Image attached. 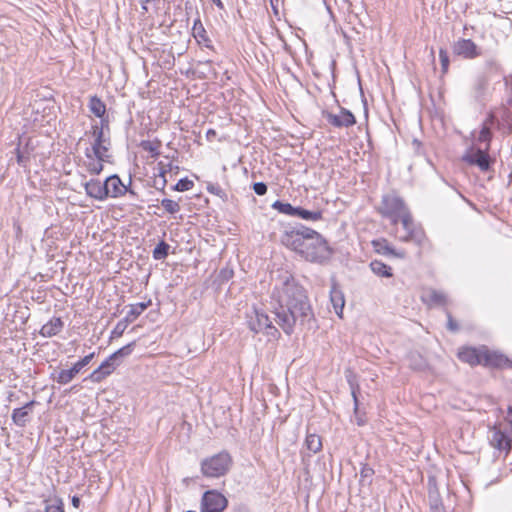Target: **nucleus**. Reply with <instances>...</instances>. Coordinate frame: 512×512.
Returning a JSON list of instances; mask_svg holds the SVG:
<instances>
[{"label":"nucleus","mask_w":512,"mask_h":512,"mask_svg":"<svg viewBox=\"0 0 512 512\" xmlns=\"http://www.w3.org/2000/svg\"><path fill=\"white\" fill-rule=\"evenodd\" d=\"M462 160L469 165L477 166L482 172L490 168V158L486 150L471 148L462 156Z\"/></svg>","instance_id":"1a4fd4ad"},{"label":"nucleus","mask_w":512,"mask_h":512,"mask_svg":"<svg viewBox=\"0 0 512 512\" xmlns=\"http://www.w3.org/2000/svg\"><path fill=\"white\" fill-rule=\"evenodd\" d=\"M488 87V79L484 75L478 76L472 85L471 92L475 99H480Z\"/></svg>","instance_id":"4be33fe9"},{"label":"nucleus","mask_w":512,"mask_h":512,"mask_svg":"<svg viewBox=\"0 0 512 512\" xmlns=\"http://www.w3.org/2000/svg\"><path fill=\"white\" fill-rule=\"evenodd\" d=\"M296 216L310 221H318L322 219V212L319 210L309 211L301 207H297Z\"/></svg>","instance_id":"7c9ffc66"},{"label":"nucleus","mask_w":512,"mask_h":512,"mask_svg":"<svg viewBox=\"0 0 512 512\" xmlns=\"http://www.w3.org/2000/svg\"><path fill=\"white\" fill-rule=\"evenodd\" d=\"M134 346H135V342H131V343L123 346L122 348L118 349L117 351H115L112 354V358H115V360H117L119 358H124V357L129 356L132 353Z\"/></svg>","instance_id":"e433bc0d"},{"label":"nucleus","mask_w":512,"mask_h":512,"mask_svg":"<svg viewBox=\"0 0 512 512\" xmlns=\"http://www.w3.org/2000/svg\"><path fill=\"white\" fill-rule=\"evenodd\" d=\"M425 297L429 303L437 305H446L448 303L447 296L442 291L431 289L427 291Z\"/></svg>","instance_id":"cd10ccee"},{"label":"nucleus","mask_w":512,"mask_h":512,"mask_svg":"<svg viewBox=\"0 0 512 512\" xmlns=\"http://www.w3.org/2000/svg\"><path fill=\"white\" fill-rule=\"evenodd\" d=\"M272 207L280 213L290 215V216H296L297 207H293L290 203L275 201L272 204Z\"/></svg>","instance_id":"2f4dec72"},{"label":"nucleus","mask_w":512,"mask_h":512,"mask_svg":"<svg viewBox=\"0 0 512 512\" xmlns=\"http://www.w3.org/2000/svg\"><path fill=\"white\" fill-rule=\"evenodd\" d=\"M16 151L18 164L21 166H25L28 161V156H26L24 152L20 151L19 148H17Z\"/></svg>","instance_id":"8fccbe9b"},{"label":"nucleus","mask_w":512,"mask_h":512,"mask_svg":"<svg viewBox=\"0 0 512 512\" xmlns=\"http://www.w3.org/2000/svg\"><path fill=\"white\" fill-rule=\"evenodd\" d=\"M483 366L492 368H504L511 366V362L503 354H500L495 351H490L488 348L484 346Z\"/></svg>","instance_id":"ddd939ff"},{"label":"nucleus","mask_w":512,"mask_h":512,"mask_svg":"<svg viewBox=\"0 0 512 512\" xmlns=\"http://www.w3.org/2000/svg\"><path fill=\"white\" fill-rule=\"evenodd\" d=\"M272 300L278 325L291 334L297 322L303 324L312 318L311 306L305 289L288 271L279 272L275 278Z\"/></svg>","instance_id":"f257e3e1"},{"label":"nucleus","mask_w":512,"mask_h":512,"mask_svg":"<svg viewBox=\"0 0 512 512\" xmlns=\"http://www.w3.org/2000/svg\"><path fill=\"white\" fill-rule=\"evenodd\" d=\"M151 305V300L147 302H139L136 304H130L128 306L129 310L124 317L126 323H132L135 321L149 306Z\"/></svg>","instance_id":"aec40b11"},{"label":"nucleus","mask_w":512,"mask_h":512,"mask_svg":"<svg viewBox=\"0 0 512 512\" xmlns=\"http://www.w3.org/2000/svg\"><path fill=\"white\" fill-rule=\"evenodd\" d=\"M247 324L249 329L255 333L263 332L269 336H275L278 333L277 329L272 326L268 315L257 308H253L247 313Z\"/></svg>","instance_id":"423d86ee"},{"label":"nucleus","mask_w":512,"mask_h":512,"mask_svg":"<svg viewBox=\"0 0 512 512\" xmlns=\"http://www.w3.org/2000/svg\"><path fill=\"white\" fill-rule=\"evenodd\" d=\"M84 186L86 194L89 197L96 200H104L107 198L104 183H101L99 180L92 179L86 182Z\"/></svg>","instance_id":"f3484780"},{"label":"nucleus","mask_w":512,"mask_h":512,"mask_svg":"<svg viewBox=\"0 0 512 512\" xmlns=\"http://www.w3.org/2000/svg\"><path fill=\"white\" fill-rule=\"evenodd\" d=\"M492 123H493V116H490L483 123L481 131H480V133L478 135V138H477V140L479 142L486 143V150L489 149V146H490L489 143H490L491 138H492V133H491V125H492Z\"/></svg>","instance_id":"5701e85b"},{"label":"nucleus","mask_w":512,"mask_h":512,"mask_svg":"<svg viewBox=\"0 0 512 512\" xmlns=\"http://www.w3.org/2000/svg\"><path fill=\"white\" fill-rule=\"evenodd\" d=\"M446 315H447V328L452 331V332H456L458 331V324L456 323V321H454V319L452 318V315L449 311L446 312Z\"/></svg>","instance_id":"09e8293b"},{"label":"nucleus","mask_w":512,"mask_h":512,"mask_svg":"<svg viewBox=\"0 0 512 512\" xmlns=\"http://www.w3.org/2000/svg\"><path fill=\"white\" fill-rule=\"evenodd\" d=\"M483 351L484 346L479 348L463 347L458 352V358L470 366L483 365Z\"/></svg>","instance_id":"f8f14e48"},{"label":"nucleus","mask_w":512,"mask_h":512,"mask_svg":"<svg viewBox=\"0 0 512 512\" xmlns=\"http://www.w3.org/2000/svg\"><path fill=\"white\" fill-rule=\"evenodd\" d=\"M227 499L215 490L207 491L202 497L201 512H223L227 507Z\"/></svg>","instance_id":"6e6552de"},{"label":"nucleus","mask_w":512,"mask_h":512,"mask_svg":"<svg viewBox=\"0 0 512 512\" xmlns=\"http://www.w3.org/2000/svg\"><path fill=\"white\" fill-rule=\"evenodd\" d=\"M270 3H271L272 8L274 10H276L277 4H278V0H270Z\"/></svg>","instance_id":"13d9d810"},{"label":"nucleus","mask_w":512,"mask_h":512,"mask_svg":"<svg viewBox=\"0 0 512 512\" xmlns=\"http://www.w3.org/2000/svg\"><path fill=\"white\" fill-rule=\"evenodd\" d=\"M115 358H112V354L104 360L101 365L99 366L100 370L109 371V375L115 370L116 364H115Z\"/></svg>","instance_id":"ea45409f"},{"label":"nucleus","mask_w":512,"mask_h":512,"mask_svg":"<svg viewBox=\"0 0 512 512\" xmlns=\"http://www.w3.org/2000/svg\"><path fill=\"white\" fill-rule=\"evenodd\" d=\"M193 182L187 178H184V179H180L176 185L173 187L174 190L176 191H180V192H183V191H188L190 190L192 187H193Z\"/></svg>","instance_id":"a19ab883"},{"label":"nucleus","mask_w":512,"mask_h":512,"mask_svg":"<svg viewBox=\"0 0 512 512\" xmlns=\"http://www.w3.org/2000/svg\"><path fill=\"white\" fill-rule=\"evenodd\" d=\"M159 166V176L162 177V182H159V185H161V189L163 190L166 186V179H165V173L169 170L162 162L158 163Z\"/></svg>","instance_id":"a18cd8bd"},{"label":"nucleus","mask_w":512,"mask_h":512,"mask_svg":"<svg viewBox=\"0 0 512 512\" xmlns=\"http://www.w3.org/2000/svg\"><path fill=\"white\" fill-rule=\"evenodd\" d=\"M231 464V457L227 452H220L201 463V471L207 477L217 478L226 474Z\"/></svg>","instance_id":"20e7f679"},{"label":"nucleus","mask_w":512,"mask_h":512,"mask_svg":"<svg viewBox=\"0 0 512 512\" xmlns=\"http://www.w3.org/2000/svg\"><path fill=\"white\" fill-rule=\"evenodd\" d=\"M454 54L465 59H474L481 55L480 48L471 39H459L453 45Z\"/></svg>","instance_id":"9d476101"},{"label":"nucleus","mask_w":512,"mask_h":512,"mask_svg":"<svg viewBox=\"0 0 512 512\" xmlns=\"http://www.w3.org/2000/svg\"><path fill=\"white\" fill-rule=\"evenodd\" d=\"M128 324L129 323H126L125 319L123 318L121 321H119L116 324L115 328L112 331V335L116 336V337L122 336V334L124 333V331L127 328Z\"/></svg>","instance_id":"37998d69"},{"label":"nucleus","mask_w":512,"mask_h":512,"mask_svg":"<svg viewBox=\"0 0 512 512\" xmlns=\"http://www.w3.org/2000/svg\"><path fill=\"white\" fill-rule=\"evenodd\" d=\"M186 512H195V511H186Z\"/></svg>","instance_id":"bf43d9fd"},{"label":"nucleus","mask_w":512,"mask_h":512,"mask_svg":"<svg viewBox=\"0 0 512 512\" xmlns=\"http://www.w3.org/2000/svg\"><path fill=\"white\" fill-rule=\"evenodd\" d=\"M508 417H509V422L512 425V406L508 407Z\"/></svg>","instance_id":"4d7b16f0"},{"label":"nucleus","mask_w":512,"mask_h":512,"mask_svg":"<svg viewBox=\"0 0 512 512\" xmlns=\"http://www.w3.org/2000/svg\"><path fill=\"white\" fill-rule=\"evenodd\" d=\"M72 505L75 508H78L80 506V498L78 496L72 497Z\"/></svg>","instance_id":"5fc2aeb1"},{"label":"nucleus","mask_w":512,"mask_h":512,"mask_svg":"<svg viewBox=\"0 0 512 512\" xmlns=\"http://www.w3.org/2000/svg\"><path fill=\"white\" fill-rule=\"evenodd\" d=\"M439 58L442 66L443 73H446L449 67V56L445 49H440Z\"/></svg>","instance_id":"79ce46f5"},{"label":"nucleus","mask_w":512,"mask_h":512,"mask_svg":"<svg viewBox=\"0 0 512 512\" xmlns=\"http://www.w3.org/2000/svg\"><path fill=\"white\" fill-rule=\"evenodd\" d=\"M159 166V176L162 177V182H159V185H161V189L163 190L166 186V179H165V173L169 170L162 162L158 163Z\"/></svg>","instance_id":"49530a36"},{"label":"nucleus","mask_w":512,"mask_h":512,"mask_svg":"<svg viewBox=\"0 0 512 512\" xmlns=\"http://www.w3.org/2000/svg\"><path fill=\"white\" fill-rule=\"evenodd\" d=\"M491 442L499 450H509L511 447L510 440L501 431L496 430L493 432Z\"/></svg>","instance_id":"a878e982"},{"label":"nucleus","mask_w":512,"mask_h":512,"mask_svg":"<svg viewBox=\"0 0 512 512\" xmlns=\"http://www.w3.org/2000/svg\"><path fill=\"white\" fill-rule=\"evenodd\" d=\"M161 205L170 214H175L180 211L179 203L172 199H168V198L162 199Z\"/></svg>","instance_id":"c9c22d12"},{"label":"nucleus","mask_w":512,"mask_h":512,"mask_svg":"<svg viewBox=\"0 0 512 512\" xmlns=\"http://www.w3.org/2000/svg\"><path fill=\"white\" fill-rule=\"evenodd\" d=\"M83 368L84 365L79 360L70 369L77 375Z\"/></svg>","instance_id":"603ef678"},{"label":"nucleus","mask_w":512,"mask_h":512,"mask_svg":"<svg viewBox=\"0 0 512 512\" xmlns=\"http://www.w3.org/2000/svg\"><path fill=\"white\" fill-rule=\"evenodd\" d=\"M307 449L313 453H317L322 449V441L317 434H308L305 439Z\"/></svg>","instance_id":"c756f323"},{"label":"nucleus","mask_w":512,"mask_h":512,"mask_svg":"<svg viewBox=\"0 0 512 512\" xmlns=\"http://www.w3.org/2000/svg\"><path fill=\"white\" fill-rule=\"evenodd\" d=\"M169 250V245L161 241L153 250V257L156 260H162L167 257Z\"/></svg>","instance_id":"72a5a7b5"},{"label":"nucleus","mask_w":512,"mask_h":512,"mask_svg":"<svg viewBox=\"0 0 512 512\" xmlns=\"http://www.w3.org/2000/svg\"><path fill=\"white\" fill-rule=\"evenodd\" d=\"M282 245L309 262L323 263L332 256V249L317 231L303 225L286 229L280 238Z\"/></svg>","instance_id":"f03ea898"},{"label":"nucleus","mask_w":512,"mask_h":512,"mask_svg":"<svg viewBox=\"0 0 512 512\" xmlns=\"http://www.w3.org/2000/svg\"><path fill=\"white\" fill-rule=\"evenodd\" d=\"M218 8L223 9L224 5L221 0H211Z\"/></svg>","instance_id":"6e6d98bb"},{"label":"nucleus","mask_w":512,"mask_h":512,"mask_svg":"<svg viewBox=\"0 0 512 512\" xmlns=\"http://www.w3.org/2000/svg\"><path fill=\"white\" fill-rule=\"evenodd\" d=\"M369 267L371 271L379 277L390 278L393 276L392 268L380 260L371 261Z\"/></svg>","instance_id":"412c9836"},{"label":"nucleus","mask_w":512,"mask_h":512,"mask_svg":"<svg viewBox=\"0 0 512 512\" xmlns=\"http://www.w3.org/2000/svg\"><path fill=\"white\" fill-rule=\"evenodd\" d=\"M325 118L334 127H351L356 123L355 116L347 109L341 108L339 114L325 113Z\"/></svg>","instance_id":"9b49d317"},{"label":"nucleus","mask_w":512,"mask_h":512,"mask_svg":"<svg viewBox=\"0 0 512 512\" xmlns=\"http://www.w3.org/2000/svg\"><path fill=\"white\" fill-rule=\"evenodd\" d=\"M94 356H95V353H94V352H92V353H90L89 355H86V356H84L82 359H80V362H81V363L84 365V367H85L86 365H88V364L90 363V361L94 358Z\"/></svg>","instance_id":"3c124183"},{"label":"nucleus","mask_w":512,"mask_h":512,"mask_svg":"<svg viewBox=\"0 0 512 512\" xmlns=\"http://www.w3.org/2000/svg\"><path fill=\"white\" fill-rule=\"evenodd\" d=\"M253 190L254 192L259 195V196H262V195H265L266 192H267V186L265 183L263 182H257V183H254L253 185Z\"/></svg>","instance_id":"de8ad7c7"},{"label":"nucleus","mask_w":512,"mask_h":512,"mask_svg":"<svg viewBox=\"0 0 512 512\" xmlns=\"http://www.w3.org/2000/svg\"><path fill=\"white\" fill-rule=\"evenodd\" d=\"M162 146V143L158 139L154 140H144L140 143V147L150 153V156L154 159H156L160 155V148Z\"/></svg>","instance_id":"393cba45"},{"label":"nucleus","mask_w":512,"mask_h":512,"mask_svg":"<svg viewBox=\"0 0 512 512\" xmlns=\"http://www.w3.org/2000/svg\"><path fill=\"white\" fill-rule=\"evenodd\" d=\"M87 157L86 168L91 174H99L103 170V162L106 160H99L89 151L85 152Z\"/></svg>","instance_id":"b1692460"},{"label":"nucleus","mask_w":512,"mask_h":512,"mask_svg":"<svg viewBox=\"0 0 512 512\" xmlns=\"http://www.w3.org/2000/svg\"><path fill=\"white\" fill-rule=\"evenodd\" d=\"M330 300L335 310V313L343 318V309L345 306V298L343 292L337 287L333 286L330 292Z\"/></svg>","instance_id":"6ab92c4d"},{"label":"nucleus","mask_w":512,"mask_h":512,"mask_svg":"<svg viewBox=\"0 0 512 512\" xmlns=\"http://www.w3.org/2000/svg\"><path fill=\"white\" fill-rule=\"evenodd\" d=\"M350 387H351V394L354 400V409L355 411L358 410V398L357 393L359 391V386L357 384H354L351 380H349Z\"/></svg>","instance_id":"c03bdc74"},{"label":"nucleus","mask_w":512,"mask_h":512,"mask_svg":"<svg viewBox=\"0 0 512 512\" xmlns=\"http://www.w3.org/2000/svg\"><path fill=\"white\" fill-rule=\"evenodd\" d=\"M404 230L405 235L400 237L402 242H413L418 246H423L428 241L427 236L423 228L414 222L411 213H405L402 218L399 219Z\"/></svg>","instance_id":"39448f33"},{"label":"nucleus","mask_w":512,"mask_h":512,"mask_svg":"<svg viewBox=\"0 0 512 512\" xmlns=\"http://www.w3.org/2000/svg\"><path fill=\"white\" fill-rule=\"evenodd\" d=\"M75 376L76 374L71 369H63L57 373H53L52 379L58 384L66 385L70 383L75 378Z\"/></svg>","instance_id":"c85d7f7f"},{"label":"nucleus","mask_w":512,"mask_h":512,"mask_svg":"<svg viewBox=\"0 0 512 512\" xmlns=\"http://www.w3.org/2000/svg\"><path fill=\"white\" fill-rule=\"evenodd\" d=\"M89 109L96 117L102 118L106 113V105L97 96H92L89 100Z\"/></svg>","instance_id":"bb28decb"},{"label":"nucleus","mask_w":512,"mask_h":512,"mask_svg":"<svg viewBox=\"0 0 512 512\" xmlns=\"http://www.w3.org/2000/svg\"><path fill=\"white\" fill-rule=\"evenodd\" d=\"M91 134L94 141L91 144V148H87L86 151L92 153L95 158L99 160H108L110 140L105 137L104 127L97 124L93 125L91 128Z\"/></svg>","instance_id":"0eeeda50"},{"label":"nucleus","mask_w":512,"mask_h":512,"mask_svg":"<svg viewBox=\"0 0 512 512\" xmlns=\"http://www.w3.org/2000/svg\"><path fill=\"white\" fill-rule=\"evenodd\" d=\"M107 376H109V371H103V370H100V368L98 367L97 369H95L87 379H89L90 381L94 382V383H100L102 380H104Z\"/></svg>","instance_id":"4c0bfd02"},{"label":"nucleus","mask_w":512,"mask_h":512,"mask_svg":"<svg viewBox=\"0 0 512 512\" xmlns=\"http://www.w3.org/2000/svg\"><path fill=\"white\" fill-rule=\"evenodd\" d=\"M429 501L431 512H445L442 501L437 493H430Z\"/></svg>","instance_id":"f704fd0d"},{"label":"nucleus","mask_w":512,"mask_h":512,"mask_svg":"<svg viewBox=\"0 0 512 512\" xmlns=\"http://www.w3.org/2000/svg\"><path fill=\"white\" fill-rule=\"evenodd\" d=\"M192 30L195 38L206 40V31L199 19L194 22Z\"/></svg>","instance_id":"58836bf2"},{"label":"nucleus","mask_w":512,"mask_h":512,"mask_svg":"<svg viewBox=\"0 0 512 512\" xmlns=\"http://www.w3.org/2000/svg\"><path fill=\"white\" fill-rule=\"evenodd\" d=\"M372 246L376 253L384 256H391L399 259H404L406 257V252L404 250H395L384 238L373 240Z\"/></svg>","instance_id":"4468645a"},{"label":"nucleus","mask_w":512,"mask_h":512,"mask_svg":"<svg viewBox=\"0 0 512 512\" xmlns=\"http://www.w3.org/2000/svg\"><path fill=\"white\" fill-rule=\"evenodd\" d=\"M107 197L116 198L126 193L127 188L117 175L108 177L104 182Z\"/></svg>","instance_id":"2eb2a0df"},{"label":"nucleus","mask_w":512,"mask_h":512,"mask_svg":"<svg viewBox=\"0 0 512 512\" xmlns=\"http://www.w3.org/2000/svg\"><path fill=\"white\" fill-rule=\"evenodd\" d=\"M35 404L36 401L32 400L26 403L23 407L14 409L11 416L14 424L18 427H25L29 422V415Z\"/></svg>","instance_id":"dca6fc26"},{"label":"nucleus","mask_w":512,"mask_h":512,"mask_svg":"<svg viewBox=\"0 0 512 512\" xmlns=\"http://www.w3.org/2000/svg\"><path fill=\"white\" fill-rule=\"evenodd\" d=\"M63 328L64 322L62 319L59 317H53L50 321L41 327L39 333L43 337L50 338L60 333Z\"/></svg>","instance_id":"a211bd4d"},{"label":"nucleus","mask_w":512,"mask_h":512,"mask_svg":"<svg viewBox=\"0 0 512 512\" xmlns=\"http://www.w3.org/2000/svg\"><path fill=\"white\" fill-rule=\"evenodd\" d=\"M45 512H65L62 500L59 498L47 500L45 504Z\"/></svg>","instance_id":"473e14b6"},{"label":"nucleus","mask_w":512,"mask_h":512,"mask_svg":"<svg viewBox=\"0 0 512 512\" xmlns=\"http://www.w3.org/2000/svg\"><path fill=\"white\" fill-rule=\"evenodd\" d=\"M217 133L214 129H209L206 132V138L208 141H212L216 137Z\"/></svg>","instance_id":"864d4df0"},{"label":"nucleus","mask_w":512,"mask_h":512,"mask_svg":"<svg viewBox=\"0 0 512 512\" xmlns=\"http://www.w3.org/2000/svg\"><path fill=\"white\" fill-rule=\"evenodd\" d=\"M379 212L383 217L389 218L392 224L395 225L405 213L410 211L400 197L395 194H387L382 198Z\"/></svg>","instance_id":"7ed1b4c3"}]
</instances>
